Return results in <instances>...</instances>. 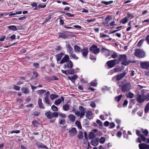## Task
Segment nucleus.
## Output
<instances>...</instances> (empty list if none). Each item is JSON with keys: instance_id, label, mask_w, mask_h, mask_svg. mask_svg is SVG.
Here are the masks:
<instances>
[{"instance_id": "22", "label": "nucleus", "mask_w": 149, "mask_h": 149, "mask_svg": "<svg viewBox=\"0 0 149 149\" xmlns=\"http://www.w3.org/2000/svg\"><path fill=\"white\" fill-rule=\"evenodd\" d=\"M64 55V54L62 53H60L59 54H57L56 56V59L57 61H60Z\"/></svg>"}, {"instance_id": "44", "label": "nucleus", "mask_w": 149, "mask_h": 149, "mask_svg": "<svg viewBox=\"0 0 149 149\" xmlns=\"http://www.w3.org/2000/svg\"><path fill=\"white\" fill-rule=\"evenodd\" d=\"M142 132L145 136H147L148 135V132L147 130H142Z\"/></svg>"}, {"instance_id": "38", "label": "nucleus", "mask_w": 149, "mask_h": 149, "mask_svg": "<svg viewBox=\"0 0 149 149\" xmlns=\"http://www.w3.org/2000/svg\"><path fill=\"white\" fill-rule=\"evenodd\" d=\"M67 47H68V51L69 53L71 52L73 50V49L71 47L70 45V44H68V45Z\"/></svg>"}, {"instance_id": "59", "label": "nucleus", "mask_w": 149, "mask_h": 149, "mask_svg": "<svg viewBox=\"0 0 149 149\" xmlns=\"http://www.w3.org/2000/svg\"><path fill=\"white\" fill-rule=\"evenodd\" d=\"M109 36L105 35V34H103L102 33L100 34V37L101 38H104V37H109Z\"/></svg>"}, {"instance_id": "29", "label": "nucleus", "mask_w": 149, "mask_h": 149, "mask_svg": "<svg viewBox=\"0 0 149 149\" xmlns=\"http://www.w3.org/2000/svg\"><path fill=\"white\" fill-rule=\"evenodd\" d=\"M58 97L57 95L54 94H52L50 96V99L52 100H53L55 99Z\"/></svg>"}, {"instance_id": "39", "label": "nucleus", "mask_w": 149, "mask_h": 149, "mask_svg": "<svg viewBox=\"0 0 149 149\" xmlns=\"http://www.w3.org/2000/svg\"><path fill=\"white\" fill-rule=\"evenodd\" d=\"M97 123L99 125L100 127H102L103 126L102 123L99 120H97L96 121Z\"/></svg>"}, {"instance_id": "45", "label": "nucleus", "mask_w": 149, "mask_h": 149, "mask_svg": "<svg viewBox=\"0 0 149 149\" xmlns=\"http://www.w3.org/2000/svg\"><path fill=\"white\" fill-rule=\"evenodd\" d=\"M118 56L116 52H114L112 54L111 57L113 58H116Z\"/></svg>"}, {"instance_id": "32", "label": "nucleus", "mask_w": 149, "mask_h": 149, "mask_svg": "<svg viewBox=\"0 0 149 149\" xmlns=\"http://www.w3.org/2000/svg\"><path fill=\"white\" fill-rule=\"evenodd\" d=\"M58 36L59 37L63 38H65L67 37V36L65 35V34L62 33H58Z\"/></svg>"}, {"instance_id": "55", "label": "nucleus", "mask_w": 149, "mask_h": 149, "mask_svg": "<svg viewBox=\"0 0 149 149\" xmlns=\"http://www.w3.org/2000/svg\"><path fill=\"white\" fill-rule=\"evenodd\" d=\"M31 5L33 7L37 8L38 6L37 4L36 3L33 2L31 3Z\"/></svg>"}, {"instance_id": "21", "label": "nucleus", "mask_w": 149, "mask_h": 149, "mask_svg": "<svg viewBox=\"0 0 149 149\" xmlns=\"http://www.w3.org/2000/svg\"><path fill=\"white\" fill-rule=\"evenodd\" d=\"M68 118L72 122H74L75 121V117L73 114H71L68 116Z\"/></svg>"}, {"instance_id": "28", "label": "nucleus", "mask_w": 149, "mask_h": 149, "mask_svg": "<svg viewBox=\"0 0 149 149\" xmlns=\"http://www.w3.org/2000/svg\"><path fill=\"white\" fill-rule=\"evenodd\" d=\"M37 92L40 96H41L44 93H45L46 91L45 90H38Z\"/></svg>"}, {"instance_id": "49", "label": "nucleus", "mask_w": 149, "mask_h": 149, "mask_svg": "<svg viewBox=\"0 0 149 149\" xmlns=\"http://www.w3.org/2000/svg\"><path fill=\"white\" fill-rule=\"evenodd\" d=\"M78 137L80 139H82L83 138L82 133L81 131L79 132Z\"/></svg>"}, {"instance_id": "18", "label": "nucleus", "mask_w": 149, "mask_h": 149, "mask_svg": "<svg viewBox=\"0 0 149 149\" xmlns=\"http://www.w3.org/2000/svg\"><path fill=\"white\" fill-rule=\"evenodd\" d=\"M38 104L40 108L43 109L45 108V107L43 106V104L42 102V100L40 98H38Z\"/></svg>"}, {"instance_id": "23", "label": "nucleus", "mask_w": 149, "mask_h": 149, "mask_svg": "<svg viewBox=\"0 0 149 149\" xmlns=\"http://www.w3.org/2000/svg\"><path fill=\"white\" fill-rule=\"evenodd\" d=\"M69 105L68 104H63V109L65 111H68L69 109Z\"/></svg>"}, {"instance_id": "34", "label": "nucleus", "mask_w": 149, "mask_h": 149, "mask_svg": "<svg viewBox=\"0 0 149 149\" xmlns=\"http://www.w3.org/2000/svg\"><path fill=\"white\" fill-rule=\"evenodd\" d=\"M8 27L9 29L12 30L16 31L17 30L16 26L14 25L10 26Z\"/></svg>"}, {"instance_id": "64", "label": "nucleus", "mask_w": 149, "mask_h": 149, "mask_svg": "<svg viewBox=\"0 0 149 149\" xmlns=\"http://www.w3.org/2000/svg\"><path fill=\"white\" fill-rule=\"evenodd\" d=\"M59 116L62 117L63 118H65L66 117V115L65 114L61 113L59 114Z\"/></svg>"}, {"instance_id": "51", "label": "nucleus", "mask_w": 149, "mask_h": 149, "mask_svg": "<svg viewBox=\"0 0 149 149\" xmlns=\"http://www.w3.org/2000/svg\"><path fill=\"white\" fill-rule=\"evenodd\" d=\"M20 132V131L19 130H13L12 131L10 132L11 134H13V133H16V134H18Z\"/></svg>"}, {"instance_id": "26", "label": "nucleus", "mask_w": 149, "mask_h": 149, "mask_svg": "<svg viewBox=\"0 0 149 149\" xmlns=\"http://www.w3.org/2000/svg\"><path fill=\"white\" fill-rule=\"evenodd\" d=\"M74 50L75 52H79L81 51V49L80 47L77 45H75L74 46Z\"/></svg>"}, {"instance_id": "24", "label": "nucleus", "mask_w": 149, "mask_h": 149, "mask_svg": "<svg viewBox=\"0 0 149 149\" xmlns=\"http://www.w3.org/2000/svg\"><path fill=\"white\" fill-rule=\"evenodd\" d=\"M92 115L91 111L90 110H88L86 112V116L88 118H90L91 116Z\"/></svg>"}, {"instance_id": "48", "label": "nucleus", "mask_w": 149, "mask_h": 149, "mask_svg": "<svg viewBox=\"0 0 149 149\" xmlns=\"http://www.w3.org/2000/svg\"><path fill=\"white\" fill-rule=\"evenodd\" d=\"M109 128H114L115 127V124L113 122L109 124Z\"/></svg>"}, {"instance_id": "47", "label": "nucleus", "mask_w": 149, "mask_h": 149, "mask_svg": "<svg viewBox=\"0 0 149 149\" xmlns=\"http://www.w3.org/2000/svg\"><path fill=\"white\" fill-rule=\"evenodd\" d=\"M128 21V19L127 17H125L124 18H123V19H122L121 21V22L123 24H125Z\"/></svg>"}, {"instance_id": "16", "label": "nucleus", "mask_w": 149, "mask_h": 149, "mask_svg": "<svg viewBox=\"0 0 149 149\" xmlns=\"http://www.w3.org/2000/svg\"><path fill=\"white\" fill-rule=\"evenodd\" d=\"M102 51L103 54L106 56H108L109 55L110 53L108 50L103 48Z\"/></svg>"}, {"instance_id": "11", "label": "nucleus", "mask_w": 149, "mask_h": 149, "mask_svg": "<svg viewBox=\"0 0 149 149\" xmlns=\"http://www.w3.org/2000/svg\"><path fill=\"white\" fill-rule=\"evenodd\" d=\"M69 59V56L68 55H65L64 57L62 59L60 62V63L62 64L65 63H66L68 60H70Z\"/></svg>"}, {"instance_id": "14", "label": "nucleus", "mask_w": 149, "mask_h": 149, "mask_svg": "<svg viewBox=\"0 0 149 149\" xmlns=\"http://www.w3.org/2000/svg\"><path fill=\"white\" fill-rule=\"evenodd\" d=\"M82 54L84 56H87L88 53V50L87 48L86 47L81 50Z\"/></svg>"}, {"instance_id": "19", "label": "nucleus", "mask_w": 149, "mask_h": 149, "mask_svg": "<svg viewBox=\"0 0 149 149\" xmlns=\"http://www.w3.org/2000/svg\"><path fill=\"white\" fill-rule=\"evenodd\" d=\"M126 74V72H123L122 73L118 75L117 76V80L118 81L120 80L125 76Z\"/></svg>"}, {"instance_id": "43", "label": "nucleus", "mask_w": 149, "mask_h": 149, "mask_svg": "<svg viewBox=\"0 0 149 149\" xmlns=\"http://www.w3.org/2000/svg\"><path fill=\"white\" fill-rule=\"evenodd\" d=\"M75 113L77 116H80V118H82L83 116H81V113L79 111H77L75 112Z\"/></svg>"}, {"instance_id": "31", "label": "nucleus", "mask_w": 149, "mask_h": 149, "mask_svg": "<svg viewBox=\"0 0 149 149\" xmlns=\"http://www.w3.org/2000/svg\"><path fill=\"white\" fill-rule=\"evenodd\" d=\"M101 3H104L106 5H108L111 4L113 3V1H102L101 2Z\"/></svg>"}, {"instance_id": "15", "label": "nucleus", "mask_w": 149, "mask_h": 149, "mask_svg": "<svg viewBox=\"0 0 149 149\" xmlns=\"http://www.w3.org/2000/svg\"><path fill=\"white\" fill-rule=\"evenodd\" d=\"M79 110L81 111V116H84L85 115V109L82 106H79Z\"/></svg>"}, {"instance_id": "13", "label": "nucleus", "mask_w": 149, "mask_h": 149, "mask_svg": "<svg viewBox=\"0 0 149 149\" xmlns=\"http://www.w3.org/2000/svg\"><path fill=\"white\" fill-rule=\"evenodd\" d=\"M62 101L63 102L64 101V98L62 97H61V98L56 100L54 102V104L56 105H58L60 104Z\"/></svg>"}, {"instance_id": "25", "label": "nucleus", "mask_w": 149, "mask_h": 149, "mask_svg": "<svg viewBox=\"0 0 149 149\" xmlns=\"http://www.w3.org/2000/svg\"><path fill=\"white\" fill-rule=\"evenodd\" d=\"M21 91L23 93L25 94H28L29 93V90L28 88H23L21 89Z\"/></svg>"}, {"instance_id": "42", "label": "nucleus", "mask_w": 149, "mask_h": 149, "mask_svg": "<svg viewBox=\"0 0 149 149\" xmlns=\"http://www.w3.org/2000/svg\"><path fill=\"white\" fill-rule=\"evenodd\" d=\"M51 108L54 111H57L58 110L57 107L54 105H53L51 107Z\"/></svg>"}, {"instance_id": "7", "label": "nucleus", "mask_w": 149, "mask_h": 149, "mask_svg": "<svg viewBox=\"0 0 149 149\" xmlns=\"http://www.w3.org/2000/svg\"><path fill=\"white\" fill-rule=\"evenodd\" d=\"M73 64L72 61L70 60H68V61L64 64L63 68L65 69L68 68L71 69L73 67Z\"/></svg>"}, {"instance_id": "20", "label": "nucleus", "mask_w": 149, "mask_h": 149, "mask_svg": "<svg viewBox=\"0 0 149 149\" xmlns=\"http://www.w3.org/2000/svg\"><path fill=\"white\" fill-rule=\"evenodd\" d=\"M70 132L71 135L73 136L75 135L77 133L76 129L75 128H73L70 130Z\"/></svg>"}, {"instance_id": "2", "label": "nucleus", "mask_w": 149, "mask_h": 149, "mask_svg": "<svg viewBox=\"0 0 149 149\" xmlns=\"http://www.w3.org/2000/svg\"><path fill=\"white\" fill-rule=\"evenodd\" d=\"M135 55L140 58H142L145 56V53L143 50L137 49L135 50Z\"/></svg>"}, {"instance_id": "10", "label": "nucleus", "mask_w": 149, "mask_h": 149, "mask_svg": "<svg viewBox=\"0 0 149 149\" xmlns=\"http://www.w3.org/2000/svg\"><path fill=\"white\" fill-rule=\"evenodd\" d=\"M139 147L140 149H149V145L141 143L139 144Z\"/></svg>"}, {"instance_id": "40", "label": "nucleus", "mask_w": 149, "mask_h": 149, "mask_svg": "<svg viewBox=\"0 0 149 149\" xmlns=\"http://www.w3.org/2000/svg\"><path fill=\"white\" fill-rule=\"evenodd\" d=\"M95 136V134L93 132H90L88 135L89 138L90 139L93 138Z\"/></svg>"}, {"instance_id": "30", "label": "nucleus", "mask_w": 149, "mask_h": 149, "mask_svg": "<svg viewBox=\"0 0 149 149\" xmlns=\"http://www.w3.org/2000/svg\"><path fill=\"white\" fill-rule=\"evenodd\" d=\"M68 78L69 79L72 81L76 79L77 78V75H75L72 76L71 77L68 76Z\"/></svg>"}, {"instance_id": "27", "label": "nucleus", "mask_w": 149, "mask_h": 149, "mask_svg": "<svg viewBox=\"0 0 149 149\" xmlns=\"http://www.w3.org/2000/svg\"><path fill=\"white\" fill-rule=\"evenodd\" d=\"M100 143L101 144H103L106 141V139L103 137H101L99 139Z\"/></svg>"}, {"instance_id": "33", "label": "nucleus", "mask_w": 149, "mask_h": 149, "mask_svg": "<svg viewBox=\"0 0 149 149\" xmlns=\"http://www.w3.org/2000/svg\"><path fill=\"white\" fill-rule=\"evenodd\" d=\"M70 56L71 58H72L74 60H77L78 59V57H77L76 56V55L74 54H70Z\"/></svg>"}, {"instance_id": "60", "label": "nucleus", "mask_w": 149, "mask_h": 149, "mask_svg": "<svg viewBox=\"0 0 149 149\" xmlns=\"http://www.w3.org/2000/svg\"><path fill=\"white\" fill-rule=\"evenodd\" d=\"M90 106L92 107L95 108L96 107V105L95 103L92 102L90 104Z\"/></svg>"}, {"instance_id": "6", "label": "nucleus", "mask_w": 149, "mask_h": 149, "mask_svg": "<svg viewBox=\"0 0 149 149\" xmlns=\"http://www.w3.org/2000/svg\"><path fill=\"white\" fill-rule=\"evenodd\" d=\"M89 50L95 54L98 53L100 50L99 48H98L97 46L95 45L91 47L89 49Z\"/></svg>"}, {"instance_id": "58", "label": "nucleus", "mask_w": 149, "mask_h": 149, "mask_svg": "<svg viewBox=\"0 0 149 149\" xmlns=\"http://www.w3.org/2000/svg\"><path fill=\"white\" fill-rule=\"evenodd\" d=\"M65 120L64 119H63L60 120V124L62 125L64 124L65 123Z\"/></svg>"}, {"instance_id": "62", "label": "nucleus", "mask_w": 149, "mask_h": 149, "mask_svg": "<svg viewBox=\"0 0 149 149\" xmlns=\"http://www.w3.org/2000/svg\"><path fill=\"white\" fill-rule=\"evenodd\" d=\"M117 136L119 137H120L122 135V132L120 131H118L117 133Z\"/></svg>"}, {"instance_id": "53", "label": "nucleus", "mask_w": 149, "mask_h": 149, "mask_svg": "<svg viewBox=\"0 0 149 149\" xmlns=\"http://www.w3.org/2000/svg\"><path fill=\"white\" fill-rule=\"evenodd\" d=\"M140 137L141 139L143 140V142H146V139L143 135H141Z\"/></svg>"}, {"instance_id": "50", "label": "nucleus", "mask_w": 149, "mask_h": 149, "mask_svg": "<svg viewBox=\"0 0 149 149\" xmlns=\"http://www.w3.org/2000/svg\"><path fill=\"white\" fill-rule=\"evenodd\" d=\"M134 95L133 93H129L127 95V96L130 98H132L133 97Z\"/></svg>"}, {"instance_id": "36", "label": "nucleus", "mask_w": 149, "mask_h": 149, "mask_svg": "<svg viewBox=\"0 0 149 149\" xmlns=\"http://www.w3.org/2000/svg\"><path fill=\"white\" fill-rule=\"evenodd\" d=\"M149 110V102L146 105L145 109V113H147Z\"/></svg>"}, {"instance_id": "46", "label": "nucleus", "mask_w": 149, "mask_h": 149, "mask_svg": "<svg viewBox=\"0 0 149 149\" xmlns=\"http://www.w3.org/2000/svg\"><path fill=\"white\" fill-rule=\"evenodd\" d=\"M68 73L72 74L74 73V72L73 69H70L68 70Z\"/></svg>"}, {"instance_id": "8", "label": "nucleus", "mask_w": 149, "mask_h": 149, "mask_svg": "<svg viewBox=\"0 0 149 149\" xmlns=\"http://www.w3.org/2000/svg\"><path fill=\"white\" fill-rule=\"evenodd\" d=\"M117 61L116 60H113L108 61L107 62V64L108 67L111 68L113 67L116 64V62Z\"/></svg>"}, {"instance_id": "17", "label": "nucleus", "mask_w": 149, "mask_h": 149, "mask_svg": "<svg viewBox=\"0 0 149 149\" xmlns=\"http://www.w3.org/2000/svg\"><path fill=\"white\" fill-rule=\"evenodd\" d=\"M98 140L97 139H93L92 140L91 143V145L94 146H96L98 144Z\"/></svg>"}, {"instance_id": "41", "label": "nucleus", "mask_w": 149, "mask_h": 149, "mask_svg": "<svg viewBox=\"0 0 149 149\" xmlns=\"http://www.w3.org/2000/svg\"><path fill=\"white\" fill-rule=\"evenodd\" d=\"M75 124L80 129L82 127L81 126L80 123L79 121H77L75 122Z\"/></svg>"}, {"instance_id": "37", "label": "nucleus", "mask_w": 149, "mask_h": 149, "mask_svg": "<svg viewBox=\"0 0 149 149\" xmlns=\"http://www.w3.org/2000/svg\"><path fill=\"white\" fill-rule=\"evenodd\" d=\"M44 100L45 101V103L48 104H50V100H49V97H45L44 98Z\"/></svg>"}, {"instance_id": "57", "label": "nucleus", "mask_w": 149, "mask_h": 149, "mask_svg": "<svg viewBox=\"0 0 149 149\" xmlns=\"http://www.w3.org/2000/svg\"><path fill=\"white\" fill-rule=\"evenodd\" d=\"M111 17L110 16L107 17L105 19V21L108 23L110 20Z\"/></svg>"}, {"instance_id": "1", "label": "nucleus", "mask_w": 149, "mask_h": 149, "mask_svg": "<svg viewBox=\"0 0 149 149\" xmlns=\"http://www.w3.org/2000/svg\"><path fill=\"white\" fill-rule=\"evenodd\" d=\"M136 100L140 103H141L145 100H149V94H147L146 95L143 94L138 95L136 96Z\"/></svg>"}, {"instance_id": "61", "label": "nucleus", "mask_w": 149, "mask_h": 149, "mask_svg": "<svg viewBox=\"0 0 149 149\" xmlns=\"http://www.w3.org/2000/svg\"><path fill=\"white\" fill-rule=\"evenodd\" d=\"M114 71L115 72H116L120 71V68H114Z\"/></svg>"}, {"instance_id": "12", "label": "nucleus", "mask_w": 149, "mask_h": 149, "mask_svg": "<svg viewBox=\"0 0 149 149\" xmlns=\"http://www.w3.org/2000/svg\"><path fill=\"white\" fill-rule=\"evenodd\" d=\"M37 147L39 148H45L48 149L47 147L45 145H44L40 142H37L36 143Z\"/></svg>"}, {"instance_id": "9", "label": "nucleus", "mask_w": 149, "mask_h": 149, "mask_svg": "<svg viewBox=\"0 0 149 149\" xmlns=\"http://www.w3.org/2000/svg\"><path fill=\"white\" fill-rule=\"evenodd\" d=\"M141 67L143 69L149 70V61H146L140 63Z\"/></svg>"}, {"instance_id": "54", "label": "nucleus", "mask_w": 149, "mask_h": 149, "mask_svg": "<svg viewBox=\"0 0 149 149\" xmlns=\"http://www.w3.org/2000/svg\"><path fill=\"white\" fill-rule=\"evenodd\" d=\"M125 83V82L123 81L120 82L118 83V84L120 87H122L123 84H124Z\"/></svg>"}, {"instance_id": "63", "label": "nucleus", "mask_w": 149, "mask_h": 149, "mask_svg": "<svg viewBox=\"0 0 149 149\" xmlns=\"http://www.w3.org/2000/svg\"><path fill=\"white\" fill-rule=\"evenodd\" d=\"M65 14L69 17H72L74 16L73 15L71 14L70 13H65Z\"/></svg>"}, {"instance_id": "4", "label": "nucleus", "mask_w": 149, "mask_h": 149, "mask_svg": "<svg viewBox=\"0 0 149 149\" xmlns=\"http://www.w3.org/2000/svg\"><path fill=\"white\" fill-rule=\"evenodd\" d=\"M45 115L48 118L51 119L55 117H58V114L57 112L52 113L50 111H49L45 113Z\"/></svg>"}, {"instance_id": "35", "label": "nucleus", "mask_w": 149, "mask_h": 149, "mask_svg": "<svg viewBox=\"0 0 149 149\" xmlns=\"http://www.w3.org/2000/svg\"><path fill=\"white\" fill-rule=\"evenodd\" d=\"M122 95H120L118 96L115 97V100L116 101L119 102V101L120 100L121 98L122 97Z\"/></svg>"}, {"instance_id": "5", "label": "nucleus", "mask_w": 149, "mask_h": 149, "mask_svg": "<svg viewBox=\"0 0 149 149\" xmlns=\"http://www.w3.org/2000/svg\"><path fill=\"white\" fill-rule=\"evenodd\" d=\"M131 88V85L130 83L125 82L124 84H123L121 90L123 92L127 91L129 90Z\"/></svg>"}, {"instance_id": "52", "label": "nucleus", "mask_w": 149, "mask_h": 149, "mask_svg": "<svg viewBox=\"0 0 149 149\" xmlns=\"http://www.w3.org/2000/svg\"><path fill=\"white\" fill-rule=\"evenodd\" d=\"M13 88L16 90L19 91L20 90V88L18 86L14 85L13 87Z\"/></svg>"}, {"instance_id": "3", "label": "nucleus", "mask_w": 149, "mask_h": 149, "mask_svg": "<svg viewBox=\"0 0 149 149\" xmlns=\"http://www.w3.org/2000/svg\"><path fill=\"white\" fill-rule=\"evenodd\" d=\"M118 60L122 62L121 63V64L122 65H126L129 64V62L127 61L126 56L125 55H120Z\"/></svg>"}, {"instance_id": "56", "label": "nucleus", "mask_w": 149, "mask_h": 149, "mask_svg": "<svg viewBox=\"0 0 149 149\" xmlns=\"http://www.w3.org/2000/svg\"><path fill=\"white\" fill-rule=\"evenodd\" d=\"M109 125V122L108 121H106L104 123V125L105 126L107 127Z\"/></svg>"}]
</instances>
